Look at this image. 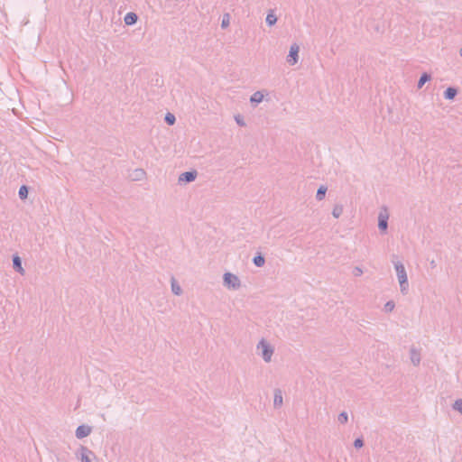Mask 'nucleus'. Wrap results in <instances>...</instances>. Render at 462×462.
<instances>
[{
  "label": "nucleus",
  "mask_w": 462,
  "mask_h": 462,
  "mask_svg": "<svg viewBox=\"0 0 462 462\" xmlns=\"http://www.w3.org/2000/svg\"><path fill=\"white\" fill-rule=\"evenodd\" d=\"M393 265L400 283V291L402 294L406 295L409 291V282L405 267L400 261L393 262Z\"/></svg>",
  "instance_id": "1"
},
{
  "label": "nucleus",
  "mask_w": 462,
  "mask_h": 462,
  "mask_svg": "<svg viewBox=\"0 0 462 462\" xmlns=\"http://www.w3.org/2000/svg\"><path fill=\"white\" fill-rule=\"evenodd\" d=\"M77 457L80 462H98L96 454L85 446H80L77 452Z\"/></svg>",
  "instance_id": "2"
},
{
  "label": "nucleus",
  "mask_w": 462,
  "mask_h": 462,
  "mask_svg": "<svg viewBox=\"0 0 462 462\" xmlns=\"http://www.w3.org/2000/svg\"><path fill=\"white\" fill-rule=\"evenodd\" d=\"M257 349L262 351L261 356L266 363H269L272 360L274 349L264 339H261L257 344Z\"/></svg>",
  "instance_id": "3"
},
{
  "label": "nucleus",
  "mask_w": 462,
  "mask_h": 462,
  "mask_svg": "<svg viewBox=\"0 0 462 462\" xmlns=\"http://www.w3.org/2000/svg\"><path fill=\"white\" fill-rule=\"evenodd\" d=\"M223 283L226 288L232 289V290H236L241 285L239 278L231 273H226L224 274Z\"/></svg>",
  "instance_id": "4"
},
{
  "label": "nucleus",
  "mask_w": 462,
  "mask_h": 462,
  "mask_svg": "<svg viewBox=\"0 0 462 462\" xmlns=\"http://www.w3.org/2000/svg\"><path fill=\"white\" fill-rule=\"evenodd\" d=\"M91 427L88 425H80L76 429L75 435L78 439H83L85 437H88L91 433Z\"/></svg>",
  "instance_id": "5"
},
{
  "label": "nucleus",
  "mask_w": 462,
  "mask_h": 462,
  "mask_svg": "<svg viewBox=\"0 0 462 462\" xmlns=\"http://www.w3.org/2000/svg\"><path fill=\"white\" fill-rule=\"evenodd\" d=\"M13 260V268L15 272L19 273L20 274L23 275L25 271L22 265V259L18 255V254H14L12 257Z\"/></svg>",
  "instance_id": "6"
},
{
  "label": "nucleus",
  "mask_w": 462,
  "mask_h": 462,
  "mask_svg": "<svg viewBox=\"0 0 462 462\" xmlns=\"http://www.w3.org/2000/svg\"><path fill=\"white\" fill-rule=\"evenodd\" d=\"M299 46L297 44H293L291 47L290 53L288 56V62L291 65L295 64L298 61V53H299Z\"/></svg>",
  "instance_id": "7"
},
{
  "label": "nucleus",
  "mask_w": 462,
  "mask_h": 462,
  "mask_svg": "<svg viewBox=\"0 0 462 462\" xmlns=\"http://www.w3.org/2000/svg\"><path fill=\"white\" fill-rule=\"evenodd\" d=\"M282 392L280 389L274 390V399H273V405L275 408L281 407L282 405Z\"/></svg>",
  "instance_id": "8"
},
{
  "label": "nucleus",
  "mask_w": 462,
  "mask_h": 462,
  "mask_svg": "<svg viewBox=\"0 0 462 462\" xmlns=\"http://www.w3.org/2000/svg\"><path fill=\"white\" fill-rule=\"evenodd\" d=\"M411 354V361L414 365H419L420 362V353L415 349L411 348L410 351Z\"/></svg>",
  "instance_id": "9"
},
{
  "label": "nucleus",
  "mask_w": 462,
  "mask_h": 462,
  "mask_svg": "<svg viewBox=\"0 0 462 462\" xmlns=\"http://www.w3.org/2000/svg\"><path fill=\"white\" fill-rule=\"evenodd\" d=\"M171 291L173 294L179 296L182 293V289L179 285V283L176 282V280L172 277L171 278Z\"/></svg>",
  "instance_id": "10"
},
{
  "label": "nucleus",
  "mask_w": 462,
  "mask_h": 462,
  "mask_svg": "<svg viewBox=\"0 0 462 462\" xmlns=\"http://www.w3.org/2000/svg\"><path fill=\"white\" fill-rule=\"evenodd\" d=\"M136 21H137V15L134 13H128L125 16V23L127 25H132V24L135 23Z\"/></svg>",
  "instance_id": "11"
},
{
  "label": "nucleus",
  "mask_w": 462,
  "mask_h": 462,
  "mask_svg": "<svg viewBox=\"0 0 462 462\" xmlns=\"http://www.w3.org/2000/svg\"><path fill=\"white\" fill-rule=\"evenodd\" d=\"M253 263L256 267H262L264 265L265 259L261 254H258L253 258Z\"/></svg>",
  "instance_id": "12"
},
{
  "label": "nucleus",
  "mask_w": 462,
  "mask_h": 462,
  "mask_svg": "<svg viewBox=\"0 0 462 462\" xmlns=\"http://www.w3.org/2000/svg\"><path fill=\"white\" fill-rule=\"evenodd\" d=\"M195 177H196V174L194 172H185L180 175V180H184V181L189 182V181H192L193 180H195Z\"/></svg>",
  "instance_id": "13"
},
{
  "label": "nucleus",
  "mask_w": 462,
  "mask_h": 462,
  "mask_svg": "<svg viewBox=\"0 0 462 462\" xmlns=\"http://www.w3.org/2000/svg\"><path fill=\"white\" fill-rule=\"evenodd\" d=\"M457 94V90L455 88H448L446 92H445V97L446 98L448 99H452L455 97Z\"/></svg>",
  "instance_id": "14"
},
{
  "label": "nucleus",
  "mask_w": 462,
  "mask_h": 462,
  "mask_svg": "<svg viewBox=\"0 0 462 462\" xmlns=\"http://www.w3.org/2000/svg\"><path fill=\"white\" fill-rule=\"evenodd\" d=\"M337 420L339 423L346 424L348 420V415L346 411H342L338 414Z\"/></svg>",
  "instance_id": "15"
},
{
  "label": "nucleus",
  "mask_w": 462,
  "mask_h": 462,
  "mask_svg": "<svg viewBox=\"0 0 462 462\" xmlns=\"http://www.w3.org/2000/svg\"><path fill=\"white\" fill-rule=\"evenodd\" d=\"M395 307V303L393 300H389L384 304L383 310L385 312H392Z\"/></svg>",
  "instance_id": "16"
},
{
  "label": "nucleus",
  "mask_w": 462,
  "mask_h": 462,
  "mask_svg": "<svg viewBox=\"0 0 462 462\" xmlns=\"http://www.w3.org/2000/svg\"><path fill=\"white\" fill-rule=\"evenodd\" d=\"M379 228L384 230L387 228V217L383 216H380L379 218Z\"/></svg>",
  "instance_id": "17"
},
{
  "label": "nucleus",
  "mask_w": 462,
  "mask_h": 462,
  "mask_svg": "<svg viewBox=\"0 0 462 462\" xmlns=\"http://www.w3.org/2000/svg\"><path fill=\"white\" fill-rule=\"evenodd\" d=\"M263 93H261V92H256V93H254V94L252 96V97H251V101H252V102L259 103V102H261V101L263 100Z\"/></svg>",
  "instance_id": "18"
},
{
  "label": "nucleus",
  "mask_w": 462,
  "mask_h": 462,
  "mask_svg": "<svg viewBox=\"0 0 462 462\" xmlns=\"http://www.w3.org/2000/svg\"><path fill=\"white\" fill-rule=\"evenodd\" d=\"M453 409L462 414V399H458L454 402Z\"/></svg>",
  "instance_id": "19"
},
{
  "label": "nucleus",
  "mask_w": 462,
  "mask_h": 462,
  "mask_svg": "<svg viewBox=\"0 0 462 462\" xmlns=\"http://www.w3.org/2000/svg\"><path fill=\"white\" fill-rule=\"evenodd\" d=\"M28 195V189L26 186H22L19 189V196L21 199H25Z\"/></svg>",
  "instance_id": "20"
},
{
  "label": "nucleus",
  "mask_w": 462,
  "mask_h": 462,
  "mask_svg": "<svg viewBox=\"0 0 462 462\" xmlns=\"http://www.w3.org/2000/svg\"><path fill=\"white\" fill-rule=\"evenodd\" d=\"M276 17L274 14H269L266 17V22L270 24V25H273L276 23Z\"/></svg>",
  "instance_id": "21"
},
{
  "label": "nucleus",
  "mask_w": 462,
  "mask_h": 462,
  "mask_svg": "<svg viewBox=\"0 0 462 462\" xmlns=\"http://www.w3.org/2000/svg\"><path fill=\"white\" fill-rule=\"evenodd\" d=\"M364 446V439L362 438H357L354 441V447L356 448H361Z\"/></svg>",
  "instance_id": "22"
},
{
  "label": "nucleus",
  "mask_w": 462,
  "mask_h": 462,
  "mask_svg": "<svg viewBox=\"0 0 462 462\" xmlns=\"http://www.w3.org/2000/svg\"><path fill=\"white\" fill-rule=\"evenodd\" d=\"M326 193V188L320 187L317 192V197L319 199H322Z\"/></svg>",
  "instance_id": "23"
},
{
  "label": "nucleus",
  "mask_w": 462,
  "mask_h": 462,
  "mask_svg": "<svg viewBox=\"0 0 462 462\" xmlns=\"http://www.w3.org/2000/svg\"><path fill=\"white\" fill-rule=\"evenodd\" d=\"M429 80V76L424 74L419 80V88H421Z\"/></svg>",
  "instance_id": "24"
},
{
  "label": "nucleus",
  "mask_w": 462,
  "mask_h": 462,
  "mask_svg": "<svg viewBox=\"0 0 462 462\" xmlns=\"http://www.w3.org/2000/svg\"><path fill=\"white\" fill-rule=\"evenodd\" d=\"M165 120H166V122H167L169 125H173V124H174V122H175V117H174V116H173V115H171V114H168V115H166V116H165Z\"/></svg>",
  "instance_id": "25"
},
{
  "label": "nucleus",
  "mask_w": 462,
  "mask_h": 462,
  "mask_svg": "<svg viewBox=\"0 0 462 462\" xmlns=\"http://www.w3.org/2000/svg\"><path fill=\"white\" fill-rule=\"evenodd\" d=\"M342 212V208L341 207H336L333 210V215L336 217H338L339 215L341 214Z\"/></svg>",
  "instance_id": "26"
},
{
  "label": "nucleus",
  "mask_w": 462,
  "mask_h": 462,
  "mask_svg": "<svg viewBox=\"0 0 462 462\" xmlns=\"http://www.w3.org/2000/svg\"><path fill=\"white\" fill-rule=\"evenodd\" d=\"M229 24V15L226 14L222 20V26L226 27Z\"/></svg>",
  "instance_id": "27"
},
{
  "label": "nucleus",
  "mask_w": 462,
  "mask_h": 462,
  "mask_svg": "<svg viewBox=\"0 0 462 462\" xmlns=\"http://www.w3.org/2000/svg\"><path fill=\"white\" fill-rule=\"evenodd\" d=\"M353 273L355 276H360L363 273V270L360 267H356Z\"/></svg>",
  "instance_id": "28"
},
{
  "label": "nucleus",
  "mask_w": 462,
  "mask_h": 462,
  "mask_svg": "<svg viewBox=\"0 0 462 462\" xmlns=\"http://www.w3.org/2000/svg\"><path fill=\"white\" fill-rule=\"evenodd\" d=\"M431 268H435L437 266L436 262L434 260L430 263Z\"/></svg>",
  "instance_id": "29"
},
{
  "label": "nucleus",
  "mask_w": 462,
  "mask_h": 462,
  "mask_svg": "<svg viewBox=\"0 0 462 462\" xmlns=\"http://www.w3.org/2000/svg\"><path fill=\"white\" fill-rule=\"evenodd\" d=\"M237 123L241 124V119L236 118Z\"/></svg>",
  "instance_id": "30"
},
{
  "label": "nucleus",
  "mask_w": 462,
  "mask_h": 462,
  "mask_svg": "<svg viewBox=\"0 0 462 462\" xmlns=\"http://www.w3.org/2000/svg\"><path fill=\"white\" fill-rule=\"evenodd\" d=\"M461 55H462V49H461Z\"/></svg>",
  "instance_id": "31"
}]
</instances>
